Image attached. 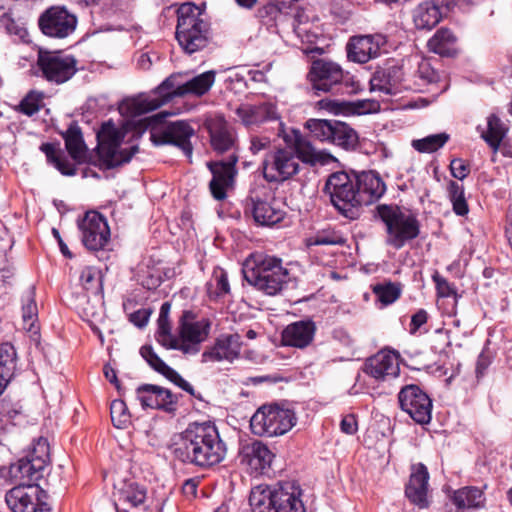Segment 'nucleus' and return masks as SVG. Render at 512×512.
<instances>
[{
	"label": "nucleus",
	"instance_id": "473e14b6",
	"mask_svg": "<svg viewBox=\"0 0 512 512\" xmlns=\"http://www.w3.org/2000/svg\"><path fill=\"white\" fill-rule=\"evenodd\" d=\"M107 271L108 266L105 263L82 268L79 275V283L84 292V297L89 295L98 296L103 293V279Z\"/></svg>",
	"mask_w": 512,
	"mask_h": 512
},
{
	"label": "nucleus",
	"instance_id": "a211bd4d",
	"mask_svg": "<svg viewBox=\"0 0 512 512\" xmlns=\"http://www.w3.org/2000/svg\"><path fill=\"white\" fill-rule=\"evenodd\" d=\"M136 396L143 409H154L174 414L177 411L181 394L156 384H141L136 388Z\"/></svg>",
	"mask_w": 512,
	"mask_h": 512
},
{
	"label": "nucleus",
	"instance_id": "0e129e2a",
	"mask_svg": "<svg viewBox=\"0 0 512 512\" xmlns=\"http://www.w3.org/2000/svg\"><path fill=\"white\" fill-rule=\"evenodd\" d=\"M428 313L425 309L417 310L412 316L409 324V333L411 335H415L420 328L427 323L428 321Z\"/></svg>",
	"mask_w": 512,
	"mask_h": 512
},
{
	"label": "nucleus",
	"instance_id": "f8f14e48",
	"mask_svg": "<svg viewBox=\"0 0 512 512\" xmlns=\"http://www.w3.org/2000/svg\"><path fill=\"white\" fill-rule=\"evenodd\" d=\"M262 167L265 180L273 183L290 180L300 171L298 157L291 146L277 147L269 151Z\"/></svg>",
	"mask_w": 512,
	"mask_h": 512
},
{
	"label": "nucleus",
	"instance_id": "a878e982",
	"mask_svg": "<svg viewBox=\"0 0 512 512\" xmlns=\"http://www.w3.org/2000/svg\"><path fill=\"white\" fill-rule=\"evenodd\" d=\"M409 481L405 486V496L408 500L420 509L429 506L428 486L429 472L423 463L413 464L411 467Z\"/></svg>",
	"mask_w": 512,
	"mask_h": 512
},
{
	"label": "nucleus",
	"instance_id": "0eeeda50",
	"mask_svg": "<svg viewBox=\"0 0 512 512\" xmlns=\"http://www.w3.org/2000/svg\"><path fill=\"white\" fill-rule=\"evenodd\" d=\"M309 78L316 93L339 92L342 86L348 93H356L360 87L359 82L349 72H344L338 63L326 59L312 62Z\"/></svg>",
	"mask_w": 512,
	"mask_h": 512
},
{
	"label": "nucleus",
	"instance_id": "7ed1b4c3",
	"mask_svg": "<svg viewBox=\"0 0 512 512\" xmlns=\"http://www.w3.org/2000/svg\"><path fill=\"white\" fill-rule=\"evenodd\" d=\"M297 423L293 408L285 400L261 405L250 419L254 435L277 437L288 433Z\"/></svg>",
	"mask_w": 512,
	"mask_h": 512
},
{
	"label": "nucleus",
	"instance_id": "c03bdc74",
	"mask_svg": "<svg viewBox=\"0 0 512 512\" xmlns=\"http://www.w3.org/2000/svg\"><path fill=\"white\" fill-rule=\"evenodd\" d=\"M40 150L45 154L47 161L53 164L63 175L72 176L76 174V168L67 158L56 144L44 143Z\"/></svg>",
	"mask_w": 512,
	"mask_h": 512
},
{
	"label": "nucleus",
	"instance_id": "c756f323",
	"mask_svg": "<svg viewBox=\"0 0 512 512\" xmlns=\"http://www.w3.org/2000/svg\"><path fill=\"white\" fill-rule=\"evenodd\" d=\"M354 180L357 184V195L361 207L375 202L386 191L384 181L374 171L362 172L354 176Z\"/></svg>",
	"mask_w": 512,
	"mask_h": 512
},
{
	"label": "nucleus",
	"instance_id": "2f4dec72",
	"mask_svg": "<svg viewBox=\"0 0 512 512\" xmlns=\"http://www.w3.org/2000/svg\"><path fill=\"white\" fill-rule=\"evenodd\" d=\"M316 332L315 322L311 319L293 322L282 332V341L285 345L305 348L314 338Z\"/></svg>",
	"mask_w": 512,
	"mask_h": 512
},
{
	"label": "nucleus",
	"instance_id": "5701e85b",
	"mask_svg": "<svg viewBox=\"0 0 512 512\" xmlns=\"http://www.w3.org/2000/svg\"><path fill=\"white\" fill-rule=\"evenodd\" d=\"M275 454L260 440H253L243 445L239 451L240 462L246 465L251 473L262 474L271 467Z\"/></svg>",
	"mask_w": 512,
	"mask_h": 512
},
{
	"label": "nucleus",
	"instance_id": "9d476101",
	"mask_svg": "<svg viewBox=\"0 0 512 512\" xmlns=\"http://www.w3.org/2000/svg\"><path fill=\"white\" fill-rule=\"evenodd\" d=\"M179 76L180 74H172L167 77L154 90V95H138L125 99L120 104V112L130 117L140 116L158 109L162 105L170 102L174 97H179L173 94L177 86L182 85V83L177 82Z\"/></svg>",
	"mask_w": 512,
	"mask_h": 512
},
{
	"label": "nucleus",
	"instance_id": "aec40b11",
	"mask_svg": "<svg viewBox=\"0 0 512 512\" xmlns=\"http://www.w3.org/2000/svg\"><path fill=\"white\" fill-rule=\"evenodd\" d=\"M213 150L218 154L239 155V146L236 131L223 116H215L206 121Z\"/></svg>",
	"mask_w": 512,
	"mask_h": 512
},
{
	"label": "nucleus",
	"instance_id": "72a5a7b5",
	"mask_svg": "<svg viewBox=\"0 0 512 512\" xmlns=\"http://www.w3.org/2000/svg\"><path fill=\"white\" fill-rule=\"evenodd\" d=\"M0 477L10 484L20 485L24 483L32 486V458L26 455L20 458L16 463L6 466H0Z\"/></svg>",
	"mask_w": 512,
	"mask_h": 512
},
{
	"label": "nucleus",
	"instance_id": "49530a36",
	"mask_svg": "<svg viewBox=\"0 0 512 512\" xmlns=\"http://www.w3.org/2000/svg\"><path fill=\"white\" fill-rule=\"evenodd\" d=\"M456 37L447 28L437 30L434 36L429 39V49L442 56H450L455 51Z\"/></svg>",
	"mask_w": 512,
	"mask_h": 512
},
{
	"label": "nucleus",
	"instance_id": "f257e3e1",
	"mask_svg": "<svg viewBox=\"0 0 512 512\" xmlns=\"http://www.w3.org/2000/svg\"><path fill=\"white\" fill-rule=\"evenodd\" d=\"M169 450L175 460L198 470H209L224 461L226 442L221 438L212 421L190 422L187 427L174 434Z\"/></svg>",
	"mask_w": 512,
	"mask_h": 512
},
{
	"label": "nucleus",
	"instance_id": "4d7b16f0",
	"mask_svg": "<svg viewBox=\"0 0 512 512\" xmlns=\"http://www.w3.org/2000/svg\"><path fill=\"white\" fill-rule=\"evenodd\" d=\"M146 489L137 483L129 484L125 489L120 491V500L137 507L145 502Z\"/></svg>",
	"mask_w": 512,
	"mask_h": 512
},
{
	"label": "nucleus",
	"instance_id": "37998d69",
	"mask_svg": "<svg viewBox=\"0 0 512 512\" xmlns=\"http://www.w3.org/2000/svg\"><path fill=\"white\" fill-rule=\"evenodd\" d=\"M452 501L458 510L480 508L484 505L485 496L477 487H463L454 492Z\"/></svg>",
	"mask_w": 512,
	"mask_h": 512
},
{
	"label": "nucleus",
	"instance_id": "ddd939ff",
	"mask_svg": "<svg viewBox=\"0 0 512 512\" xmlns=\"http://www.w3.org/2000/svg\"><path fill=\"white\" fill-rule=\"evenodd\" d=\"M400 409L419 425L431 422L433 401L428 393L416 384L404 385L397 395Z\"/></svg>",
	"mask_w": 512,
	"mask_h": 512
},
{
	"label": "nucleus",
	"instance_id": "b1692460",
	"mask_svg": "<svg viewBox=\"0 0 512 512\" xmlns=\"http://www.w3.org/2000/svg\"><path fill=\"white\" fill-rule=\"evenodd\" d=\"M236 115L242 124L248 128L259 127L266 122L277 121L279 132L283 131V123L280 121L276 106L272 103L241 105L236 109Z\"/></svg>",
	"mask_w": 512,
	"mask_h": 512
},
{
	"label": "nucleus",
	"instance_id": "4468645a",
	"mask_svg": "<svg viewBox=\"0 0 512 512\" xmlns=\"http://www.w3.org/2000/svg\"><path fill=\"white\" fill-rule=\"evenodd\" d=\"M372 90H378L388 95H395L402 90L412 89L408 76L407 66L404 62L392 60L383 68L378 69L371 81Z\"/></svg>",
	"mask_w": 512,
	"mask_h": 512
},
{
	"label": "nucleus",
	"instance_id": "6e6d98bb",
	"mask_svg": "<svg viewBox=\"0 0 512 512\" xmlns=\"http://www.w3.org/2000/svg\"><path fill=\"white\" fill-rule=\"evenodd\" d=\"M111 421L116 428H126L131 423V415L126 403L121 399H115L110 405Z\"/></svg>",
	"mask_w": 512,
	"mask_h": 512
},
{
	"label": "nucleus",
	"instance_id": "69168bd1",
	"mask_svg": "<svg viewBox=\"0 0 512 512\" xmlns=\"http://www.w3.org/2000/svg\"><path fill=\"white\" fill-rule=\"evenodd\" d=\"M151 311L149 309H139L129 315V321L138 328H143L149 321Z\"/></svg>",
	"mask_w": 512,
	"mask_h": 512
},
{
	"label": "nucleus",
	"instance_id": "79ce46f5",
	"mask_svg": "<svg viewBox=\"0 0 512 512\" xmlns=\"http://www.w3.org/2000/svg\"><path fill=\"white\" fill-rule=\"evenodd\" d=\"M406 66L408 76L412 83L411 90H420L422 86L434 82L437 78L435 70L426 60L418 61L416 67L411 65L410 61H408Z\"/></svg>",
	"mask_w": 512,
	"mask_h": 512
},
{
	"label": "nucleus",
	"instance_id": "de8ad7c7",
	"mask_svg": "<svg viewBox=\"0 0 512 512\" xmlns=\"http://www.w3.org/2000/svg\"><path fill=\"white\" fill-rule=\"evenodd\" d=\"M506 135V128L501 120L494 114L487 119V131L482 132L481 137L496 152Z\"/></svg>",
	"mask_w": 512,
	"mask_h": 512
},
{
	"label": "nucleus",
	"instance_id": "39448f33",
	"mask_svg": "<svg viewBox=\"0 0 512 512\" xmlns=\"http://www.w3.org/2000/svg\"><path fill=\"white\" fill-rule=\"evenodd\" d=\"M126 130L117 127L112 120L103 122L96 134L98 141L97 154L99 160L107 169H113L129 163L139 151L137 144L122 147Z\"/></svg>",
	"mask_w": 512,
	"mask_h": 512
},
{
	"label": "nucleus",
	"instance_id": "13d9d810",
	"mask_svg": "<svg viewBox=\"0 0 512 512\" xmlns=\"http://www.w3.org/2000/svg\"><path fill=\"white\" fill-rule=\"evenodd\" d=\"M256 16L264 25L271 26L275 24L282 15L273 0H270L267 4L257 10Z\"/></svg>",
	"mask_w": 512,
	"mask_h": 512
},
{
	"label": "nucleus",
	"instance_id": "20e7f679",
	"mask_svg": "<svg viewBox=\"0 0 512 512\" xmlns=\"http://www.w3.org/2000/svg\"><path fill=\"white\" fill-rule=\"evenodd\" d=\"M200 7L183 3L177 10L176 39L182 49L193 54L208 45L209 24L201 17Z\"/></svg>",
	"mask_w": 512,
	"mask_h": 512
},
{
	"label": "nucleus",
	"instance_id": "3c124183",
	"mask_svg": "<svg viewBox=\"0 0 512 512\" xmlns=\"http://www.w3.org/2000/svg\"><path fill=\"white\" fill-rule=\"evenodd\" d=\"M51 464L50 444L47 436L34 441V475L37 471H48Z\"/></svg>",
	"mask_w": 512,
	"mask_h": 512
},
{
	"label": "nucleus",
	"instance_id": "c85d7f7f",
	"mask_svg": "<svg viewBox=\"0 0 512 512\" xmlns=\"http://www.w3.org/2000/svg\"><path fill=\"white\" fill-rule=\"evenodd\" d=\"M241 336L237 333L218 337L212 347L202 353V361H233L241 350Z\"/></svg>",
	"mask_w": 512,
	"mask_h": 512
},
{
	"label": "nucleus",
	"instance_id": "338daca9",
	"mask_svg": "<svg viewBox=\"0 0 512 512\" xmlns=\"http://www.w3.org/2000/svg\"><path fill=\"white\" fill-rule=\"evenodd\" d=\"M281 15H294L298 10V0H273Z\"/></svg>",
	"mask_w": 512,
	"mask_h": 512
},
{
	"label": "nucleus",
	"instance_id": "6ab92c4d",
	"mask_svg": "<svg viewBox=\"0 0 512 512\" xmlns=\"http://www.w3.org/2000/svg\"><path fill=\"white\" fill-rule=\"evenodd\" d=\"M82 242L90 251L104 250L110 240V228L106 219L99 213H87L79 225Z\"/></svg>",
	"mask_w": 512,
	"mask_h": 512
},
{
	"label": "nucleus",
	"instance_id": "680f3d73",
	"mask_svg": "<svg viewBox=\"0 0 512 512\" xmlns=\"http://www.w3.org/2000/svg\"><path fill=\"white\" fill-rule=\"evenodd\" d=\"M492 362V356L490 354L489 348L484 347L481 353L478 356L477 362H476V378L480 379L484 376L487 368L490 366Z\"/></svg>",
	"mask_w": 512,
	"mask_h": 512
},
{
	"label": "nucleus",
	"instance_id": "bf43d9fd",
	"mask_svg": "<svg viewBox=\"0 0 512 512\" xmlns=\"http://www.w3.org/2000/svg\"><path fill=\"white\" fill-rule=\"evenodd\" d=\"M0 22L6 27L10 34L18 36L23 43H30L29 32L26 27L20 26L15 23L7 14H3L0 18Z\"/></svg>",
	"mask_w": 512,
	"mask_h": 512
},
{
	"label": "nucleus",
	"instance_id": "f03ea898",
	"mask_svg": "<svg viewBox=\"0 0 512 512\" xmlns=\"http://www.w3.org/2000/svg\"><path fill=\"white\" fill-rule=\"evenodd\" d=\"M303 490L297 481L254 487L249 496L252 512H306Z\"/></svg>",
	"mask_w": 512,
	"mask_h": 512
},
{
	"label": "nucleus",
	"instance_id": "5fc2aeb1",
	"mask_svg": "<svg viewBox=\"0 0 512 512\" xmlns=\"http://www.w3.org/2000/svg\"><path fill=\"white\" fill-rule=\"evenodd\" d=\"M449 134L442 132L428 135L412 141V147L420 153H433L442 148L449 140Z\"/></svg>",
	"mask_w": 512,
	"mask_h": 512
},
{
	"label": "nucleus",
	"instance_id": "052dcab7",
	"mask_svg": "<svg viewBox=\"0 0 512 512\" xmlns=\"http://www.w3.org/2000/svg\"><path fill=\"white\" fill-rule=\"evenodd\" d=\"M157 324L158 329L155 337L158 343L163 346V343L169 342L170 339H173L175 336L171 333L172 326L169 318H158Z\"/></svg>",
	"mask_w": 512,
	"mask_h": 512
},
{
	"label": "nucleus",
	"instance_id": "e433bc0d",
	"mask_svg": "<svg viewBox=\"0 0 512 512\" xmlns=\"http://www.w3.org/2000/svg\"><path fill=\"white\" fill-rule=\"evenodd\" d=\"M293 137L291 138L288 135H285L283 138L286 143L290 144L295 154L298 157V162L302 161L303 163L309 165H315L320 161V155L316 151L315 147L311 144V142L307 139V137L303 136L300 131L293 130Z\"/></svg>",
	"mask_w": 512,
	"mask_h": 512
},
{
	"label": "nucleus",
	"instance_id": "603ef678",
	"mask_svg": "<svg viewBox=\"0 0 512 512\" xmlns=\"http://www.w3.org/2000/svg\"><path fill=\"white\" fill-rule=\"evenodd\" d=\"M16 361L15 347L9 342L0 344V377L10 380L16 369Z\"/></svg>",
	"mask_w": 512,
	"mask_h": 512
},
{
	"label": "nucleus",
	"instance_id": "864d4df0",
	"mask_svg": "<svg viewBox=\"0 0 512 512\" xmlns=\"http://www.w3.org/2000/svg\"><path fill=\"white\" fill-rule=\"evenodd\" d=\"M372 292L384 306L394 303L401 296L400 285L391 281L373 285Z\"/></svg>",
	"mask_w": 512,
	"mask_h": 512
},
{
	"label": "nucleus",
	"instance_id": "dca6fc26",
	"mask_svg": "<svg viewBox=\"0 0 512 512\" xmlns=\"http://www.w3.org/2000/svg\"><path fill=\"white\" fill-rule=\"evenodd\" d=\"M238 161L239 155L235 153L229 154L225 159L207 163V167L212 174L209 189L214 199L224 200L227 197V190L233 188L238 174L236 168Z\"/></svg>",
	"mask_w": 512,
	"mask_h": 512
},
{
	"label": "nucleus",
	"instance_id": "bb28decb",
	"mask_svg": "<svg viewBox=\"0 0 512 512\" xmlns=\"http://www.w3.org/2000/svg\"><path fill=\"white\" fill-rule=\"evenodd\" d=\"M246 212L251 213L254 221L261 226H274L286 215L276 202H268L253 195L246 200Z\"/></svg>",
	"mask_w": 512,
	"mask_h": 512
},
{
	"label": "nucleus",
	"instance_id": "9b49d317",
	"mask_svg": "<svg viewBox=\"0 0 512 512\" xmlns=\"http://www.w3.org/2000/svg\"><path fill=\"white\" fill-rule=\"evenodd\" d=\"M78 60L61 51H48L38 48L37 66L47 81L63 84L69 81L78 71Z\"/></svg>",
	"mask_w": 512,
	"mask_h": 512
},
{
	"label": "nucleus",
	"instance_id": "393cba45",
	"mask_svg": "<svg viewBox=\"0 0 512 512\" xmlns=\"http://www.w3.org/2000/svg\"><path fill=\"white\" fill-rule=\"evenodd\" d=\"M399 353L391 350H381L366 359L363 371L376 380H385L386 377H396L400 367L398 363Z\"/></svg>",
	"mask_w": 512,
	"mask_h": 512
},
{
	"label": "nucleus",
	"instance_id": "4be33fe9",
	"mask_svg": "<svg viewBox=\"0 0 512 512\" xmlns=\"http://www.w3.org/2000/svg\"><path fill=\"white\" fill-rule=\"evenodd\" d=\"M139 353L154 371L164 376L167 380L187 392L192 397L203 401L202 395L200 393H196L195 389L189 382H187L175 369L166 364L154 351L152 345H143L140 348Z\"/></svg>",
	"mask_w": 512,
	"mask_h": 512
},
{
	"label": "nucleus",
	"instance_id": "09e8293b",
	"mask_svg": "<svg viewBox=\"0 0 512 512\" xmlns=\"http://www.w3.org/2000/svg\"><path fill=\"white\" fill-rule=\"evenodd\" d=\"M447 195L452 203L453 211L458 216H465L469 212L468 203L465 198V190L462 184L450 180L447 184Z\"/></svg>",
	"mask_w": 512,
	"mask_h": 512
},
{
	"label": "nucleus",
	"instance_id": "7c9ffc66",
	"mask_svg": "<svg viewBox=\"0 0 512 512\" xmlns=\"http://www.w3.org/2000/svg\"><path fill=\"white\" fill-rule=\"evenodd\" d=\"M196 315L191 310H184L179 319V335L183 342L198 345L204 341L210 331L208 320L194 321Z\"/></svg>",
	"mask_w": 512,
	"mask_h": 512
},
{
	"label": "nucleus",
	"instance_id": "6e6552de",
	"mask_svg": "<svg viewBox=\"0 0 512 512\" xmlns=\"http://www.w3.org/2000/svg\"><path fill=\"white\" fill-rule=\"evenodd\" d=\"M323 191L340 214L352 220L358 218L361 206L354 177L342 171L332 173Z\"/></svg>",
	"mask_w": 512,
	"mask_h": 512
},
{
	"label": "nucleus",
	"instance_id": "e2e57ef3",
	"mask_svg": "<svg viewBox=\"0 0 512 512\" xmlns=\"http://www.w3.org/2000/svg\"><path fill=\"white\" fill-rule=\"evenodd\" d=\"M450 171L454 178L465 179L470 173V166L460 158L453 159L450 163Z\"/></svg>",
	"mask_w": 512,
	"mask_h": 512
},
{
	"label": "nucleus",
	"instance_id": "774afa93",
	"mask_svg": "<svg viewBox=\"0 0 512 512\" xmlns=\"http://www.w3.org/2000/svg\"><path fill=\"white\" fill-rule=\"evenodd\" d=\"M340 430L347 435H354L358 430L356 416L354 414L345 415L340 422Z\"/></svg>",
	"mask_w": 512,
	"mask_h": 512
},
{
	"label": "nucleus",
	"instance_id": "f704fd0d",
	"mask_svg": "<svg viewBox=\"0 0 512 512\" xmlns=\"http://www.w3.org/2000/svg\"><path fill=\"white\" fill-rule=\"evenodd\" d=\"M216 73L213 70H209L198 74L182 85H178L173 94L178 96L193 95L201 97L209 92L215 82Z\"/></svg>",
	"mask_w": 512,
	"mask_h": 512
},
{
	"label": "nucleus",
	"instance_id": "4c0bfd02",
	"mask_svg": "<svg viewBox=\"0 0 512 512\" xmlns=\"http://www.w3.org/2000/svg\"><path fill=\"white\" fill-rule=\"evenodd\" d=\"M48 471H37L34 475V488L36 503H34V512H51L50 494L53 492L52 486L49 483Z\"/></svg>",
	"mask_w": 512,
	"mask_h": 512
},
{
	"label": "nucleus",
	"instance_id": "1a4fd4ad",
	"mask_svg": "<svg viewBox=\"0 0 512 512\" xmlns=\"http://www.w3.org/2000/svg\"><path fill=\"white\" fill-rule=\"evenodd\" d=\"M377 215L386 225L389 241L396 248H401L420 233V224L416 216L397 205H379Z\"/></svg>",
	"mask_w": 512,
	"mask_h": 512
},
{
	"label": "nucleus",
	"instance_id": "ea45409f",
	"mask_svg": "<svg viewBox=\"0 0 512 512\" xmlns=\"http://www.w3.org/2000/svg\"><path fill=\"white\" fill-rule=\"evenodd\" d=\"M162 260L144 258L137 266L138 276L142 279L143 287L152 290L162 284L161 265Z\"/></svg>",
	"mask_w": 512,
	"mask_h": 512
},
{
	"label": "nucleus",
	"instance_id": "f3484780",
	"mask_svg": "<svg viewBox=\"0 0 512 512\" xmlns=\"http://www.w3.org/2000/svg\"><path fill=\"white\" fill-rule=\"evenodd\" d=\"M195 134L193 127L186 121L170 122L160 129L151 131V141L155 145L172 144L179 147L185 156L192 157L191 137Z\"/></svg>",
	"mask_w": 512,
	"mask_h": 512
},
{
	"label": "nucleus",
	"instance_id": "423d86ee",
	"mask_svg": "<svg viewBox=\"0 0 512 512\" xmlns=\"http://www.w3.org/2000/svg\"><path fill=\"white\" fill-rule=\"evenodd\" d=\"M242 273L250 285L267 295L278 293L288 275L281 258H245Z\"/></svg>",
	"mask_w": 512,
	"mask_h": 512
},
{
	"label": "nucleus",
	"instance_id": "a19ab883",
	"mask_svg": "<svg viewBox=\"0 0 512 512\" xmlns=\"http://www.w3.org/2000/svg\"><path fill=\"white\" fill-rule=\"evenodd\" d=\"M330 143L346 151H353L359 144V136L351 126L336 120Z\"/></svg>",
	"mask_w": 512,
	"mask_h": 512
},
{
	"label": "nucleus",
	"instance_id": "a18cd8bd",
	"mask_svg": "<svg viewBox=\"0 0 512 512\" xmlns=\"http://www.w3.org/2000/svg\"><path fill=\"white\" fill-rule=\"evenodd\" d=\"M433 280L436 284L437 296L439 299H442L441 305L444 304V300H447L448 307L445 308V312L448 315H455L458 298H460L461 295L457 293L454 285L450 284L445 278L438 274L433 276Z\"/></svg>",
	"mask_w": 512,
	"mask_h": 512
},
{
	"label": "nucleus",
	"instance_id": "8fccbe9b",
	"mask_svg": "<svg viewBox=\"0 0 512 512\" xmlns=\"http://www.w3.org/2000/svg\"><path fill=\"white\" fill-rule=\"evenodd\" d=\"M335 121L312 118L305 122L304 127L309 131L311 137L321 142H330Z\"/></svg>",
	"mask_w": 512,
	"mask_h": 512
},
{
	"label": "nucleus",
	"instance_id": "c9c22d12",
	"mask_svg": "<svg viewBox=\"0 0 512 512\" xmlns=\"http://www.w3.org/2000/svg\"><path fill=\"white\" fill-rule=\"evenodd\" d=\"M62 137L71 158L78 163L85 162L88 149L79 125L76 122H72L67 130L62 133Z\"/></svg>",
	"mask_w": 512,
	"mask_h": 512
},
{
	"label": "nucleus",
	"instance_id": "cd10ccee",
	"mask_svg": "<svg viewBox=\"0 0 512 512\" xmlns=\"http://www.w3.org/2000/svg\"><path fill=\"white\" fill-rule=\"evenodd\" d=\"M451 4H453L452 0H432L419 4L412 15L415 27L431 30L440 22L443 9L447 11Z\"/></svg>",
	"mask_w": 512,
	"mask_h": 512
},
{
	"label": "nucleus",
	"instance_id": "2eb2a0df",
	"mask_svg": "<svg viewBox=\"0 0 512 512\" xmlns=\"http://www.w3.org/2000/svg\"><path fill=\"white\" fill-rule=\"evenodd\" d=\"M77 17L65 6H51L38 18V27L43 35L64 39L70 36L77 27Z\"/></svg>",
	"mask_w": 512,
	"mask_h": 512
},
{
	"label": "nucleus",
	"instance_id": "58836bf2",
	"mask_svg": "<svg viewBox=\"0 0 512 512\" xmlns=\"http://www.w3.org/2000/svg\"><path fill=\"white\" fill-rule=\"evenodd\" d=\"M32 486L15 485L5 495V501L12 512H32Z\"/></svg>",
	"mask_w": 512,
	"mask_h": 512
},
{
	"label": "nucleus",
	"instance_id": "412c9836",
	"mask_svg": "<svg viewBox=\"0 0 512 512\" xmlns=\"http://www.w3.org/2000/svg\"><path fill=\"white\" fill-rule=\"evenodd\" d=\"M386 43L387 37L380 33L354 36L346 46L347 57L356 63H367L380 55V51Z\"/></svg>",
	"mask_w": 512,
	"mask_h": 512
}]
</instances>
